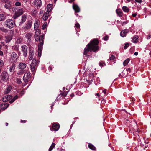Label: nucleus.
<instances>
[{"mask_svg":"<svg viewBox=\"0 0 151 151\" xmlns=\"http://www.w3.org/2000/svg\"><path fill=\"white\" fill-rule=\"evenodd\" d=\"M103 93L105 94H106V89H104V90H103Z\"/></svg>","mask_w":151,"mask_h":151,"instance_id":"obj_56","label":"nucleus"},{"mask_svg":"<svg viewBox=\"0 0 151 151\" xmlns=\"http://www.w3.org/2000/svg\"><path fill=\"white\" fill-rule=\"evenodd\" d=\"M95 95L96 96H97L98 97H99L100 96V95H99V93H97Z\"/></svg>","mask_w":151,"mask_h":151,"instance_id":"obj_61","label":"nucleus"},{"mask_svg":"<svg viewBox=\"0 0 151 151\" xmlns=\"http://www.w3.org/2000/svg\"><path fill=\"white\" fill-rule=\"evenodd\" d=\"M23 13V10L22 9H19L15 12L13 17L14 19H15L20 16L22 15Z\"/></svg>","mask_w":151,"mask_h":151,"instance_id":"obj_8","label":"nucleus"},{"mask_svg":"<svg viewBox=\"0 0 151 151\" xmlns=\"http://www.w3.org/2000/svg\"><path fill=\"white\" fill-rule=\"evenodd\" d=\"M32 25V22L31 20H29L22 27L24 31H27L31 28Z\"/></svg>","mask_w":151,"mask_h":151,"instance_id":"obj_6","label":"nucleus"},{"mask_svg":"<svg viewBox=\"0 0 151 151\" xmlns=\"http://www.w3.org/2000/svg\"><path fill=\"white\" fill-rule=\"evenodd\" d=\"M27 66L26 64L23 63H20L18 65L19 68L22 70V69L25 68Z\"/></svg>","mask_w":151,"mask_h":151,"instance_id":"obj_18","label":"nucleus"},{"mask_svg":"<svg viewBox=\"0 0 151 151\" xmlns=\"http://www.w3.org/2000/svg\"><path fill=\"white\" fill-rule=\"evenodd\" d=\"M75 27L76 28L78 29L80 28V25L78 23H77L75 24Z\"/></svg>","mask_w":151,"mask_h":151,"instance_id":"obj_46","label":"nucleus"},{"mask_svg":"<svg viewBox=\"0 0 151 151\" xmlns=\"http://www.w3.org/2000/svg\"><path fill=\"white\" fill-rule=\"evenodd\" d=\"M5 42L6 43L9 42L12 40V38L11 35H8L5 37Z\"/></svg>","mask_w":151,"mask_h":151,"instance_id":"obj_23","label":"nucleus"},{"mask_svg":"<svg viewBox=\"0 0 151 151\" xmlns=\"http://www.w3.org/2000/svg\"><path fill=\"white\" fill-rule=\"evenodd\" d=\"M24 72L23 70H20L17 72V74L19 75H21L23 74Z\"/></svg>","mask_w":151,"mask_h":151,"instance_id":"obj_39","label":"nucleus"},{"mask_svg":"<svg viewBox=\"0 0 151 151\" xmlns=\"http://www.w3.org/2000/svg\"><path fill=\"white\" fill-rule=\"evenodd\" d=\"M129 45V44L128 43H126L125 44L124 47V49H127Z\"/></svg>","mask_w":151,"mask_h":151,"instance_id":"obj_45","label":"nucleus"},{"mask_svg":"<svg viewBox=\"0 0 151 151\" xmlns=\"http://www.w3.org/2000/svg\"><path fill=\"white\" fill-rule=\"evenodd\" d=\"M99 65L100 66H101V67H102L104 66H105L106 65V64H105V63L103 62V61H101L99 63Z\"/></svg>","mask_w":151,"mask_h":151,"instance_id":"obj_36","label":"nucleus"},{"mask_svg":"<svg viewBox=\"0 0 151 151\" xmlns=\"http://www.w3.org/2000/svg\"><path fill=\"white\" fill-rule=\"evenodd\" d=\"M0 77L3 81H6L9 78V76L8 73L6 71L3 72L1 75Z\"/></svg>","mask_w":151,"mask_h":151,"instance_id":"obj_7","label":"nucleus"},{"mask_svg":"<svg viewBox=\"0 0 151 151\" xmlns=\"http://www.w3.org/2000/svg\"><path fill=\"white\" fill-rule=\"evenodd\" d=\"M68 93L67 91L64 92L62 93V95L64 96H66Z\"/></svg>","mask_w":151,"mask_h":151,"instance_id":"obj_47","label":"nucleus"},{"mask_svg":"<svg viewBox=\"0 0 151 151\" xmlns=\"http://www.w3.org/2000/svg\"><path fill=\"white\" fill-rule=\"evenodd\" d=\"M40 42V44L38 45V49L39 50H42V45L43 44V42L44 40H39Z\"/></svg>","mask_w":151,"mask_h":151,"instance_id":"obj_20","label":"nucleus"},{"mask_svg":"<svg viewBox=\"0 0 151 151\" xmlns=\"http://www.w3.org/2000/svg\"><path fill=\"white\" fill-rule=\"evenodd\" d=\"M27 19V16L24 14L21 17V22L22 23L24 22Z\"/></svg>","mask_w":151,"mask_h":151,"instance_id":"obj_30","label":"nucleus"},{"mask_svg":"<svg viewBox=\"0 0 151 151\" xmlns=\"http://www.w3.org/2000/svg\"><path fill=\"white\" fill-rule=\"evenodd\" d=\"M42 50H39L38 49V56H40L41 55V53H42Z\"/></svg>","mask_w":151,"mask_h":151,"instance_id":"obj_44","label":"nucleus"},{"mask_svg":"<svg viewBox=\"0 0 151 151\" xmlns=\"http://www.w3.org/2000/svg\"><path fill=\"white\" fill-rule=\"evenodd\" d=\"M1 2L5 4L4 6L6 9L9 10L12 9V6L11 4V1L8 0H1Z\"/></svg>","mask_w":151,"mask_h":151,"instance_id":"obj_5","label":"nucleus"},{"mask_svg":"<svg viewBox=\"0 0 151 151\" xmlns=\"http://www.w3.org/2000/svg\"><path fill=\"white\" fill-rule=\"evenodd\" d=\"M18 97L17 95H16L14 97V99L15 100L18 99Z\"/></svg>","mask_w":151,"mask_h":151,"instance_id":"obj_57","label":"nucleus"},{"mask_svg":"<svg viewBox=\"0 0 151 151\" xmlns=\"http://www.w3.org/2000/svg\"><path fill=\"white\" fill-rule=\"evenodd\" d=\"M30 68L31 72L32 74H34L35 73L36 70L37 68V60L35 58H34L31 63L30 65Z\"/></svg>","mask_w":151,"mask_h":151,"instance_id":"obj_2","label":"nucleus"},{"mask_svg":"<svg viewBox=\"0 0 151 151\" xmlns=\"http://www.w3.org/2000/svg\"><path fill=\"white\" fill-rule=\"evenodd\" d=\"M16 82L18 84H21L22 83L21 79L17 78L16 80Z\"/></svg>","mask_w":151,"mask_h":151,"instance_id":"obj_41","label":"nucleus"},{"mask_svg":"<svg viewBox=\"0 0 151 151\" xmlns=\"http://www.w3.org/2000/svg\"><path fill=\"white\" fill-rule=\"evenodd\" d=\"M31 77L30 73L29 71H27L24 75L23 79L25 82H27L29 80Z\"/></svg>","mask_w":151,"mask_h":151,"instance_id":"obj_9","label":"nucleus"},{"mask_svg":"<svg viewBox=\"0 0 151 151\" xmlns=\"http://www.w3.org/2000/svg\"><path fill=\"white\" fill-rule=\"evenodd\" d=\"M116 12L118 15L120 17H121L123 15V12L121 9H117L116 10Z\"/></svg>","mask_w":151,"mask_h":151,"instance_id":"obj_19","label":"nucleus"},{"mask_svg":"<svg viewBox=\"0 0 151 151\" xmlns=\"http://www.w3.org/2000/svg\"><path fill=\"white\" fill-rule=\"evenodd\" d=\"M35 32V40L37 41H38L39 40H42L44 39V35H42L39 36L38 35L41 33V30L40 29H37Z\"/></svg>","mask_w":151,"mask_h":151,"instance_id":"obj_3","label":"nucleus"},{"mask_svg":"<svg viewBox=\"0 0 151 151\" xmlns=\"http://www.w3.org/2000/svg\"><path fill=\"white\" fill-rule=\"evenodd\" d=\"M115 58V56L114 55H111V56L109 58V59L110 60H113Z\"/></svg>","mask_w":151,"mask_h":151,"instance_id":"obj_48","label":"nucleus"},{"mask_svg":"<svg viewBox=\"0 0 151 151\" xmlns=\"http://www.w3.org/2000/svg\"><path fill=\"white\" fill-rule=\"evenodd\" d=\"M60 127L59 124L58 123H54L52 126V128H50V130L52 131L54 130L55 131H58Z\"/></svg>","mask_w":151,"mask_h":151,"instance_id":"obj_11","label":"nucleus"},{"mask_svg":"<svg viewBox=\"0 0 151 151\" xmlns=\"http://www.w3.org/2000/svg\"><path fill=\"white\" fill-rule=\"evenodd\" d=\"M9 105L7 103L2 104L1 105V108L2 110H5L9 106Z\"/></svg>","mask_w":151,"mask_h":151,"instance_id":"obj_21","label":"nucleus"},{"mask_svg":"<svg viewBox=\"0 0 151 151\" xmlns=\"http://www.w3.org/2000/svg\"><path fill=\"white\" fill-rule=\"evenodd\" d=\"M74 96V94H73V93H72V94H71L70 95V96H71V97H73V96Z\"/></svg>","mask_w":151,"mask_h":151,"instance_id":"obj_62","label":"nucleus"},{"mask_svg":"<svg viewBox=\"0 0 151 151\" xmlns=\"http://www.w3.org/2000/svg\"><path fill=\"white\" fill-rule=\"evenodd\" d=\"M88 147L91 149L93 150H96V148L95 146L93 145L91 143H89L88 145Z\"/></svg>","mask_w":151,"mask_h":151,"instance_id":"obj_28","label":"nucleus"},{"mask_svg":"<svg viewBox=\"0 0 151 151\" xmlns=\"http://www.w3.org/2000/svg\"><path fill=\"white\" fill-rule=\"evenodd\" d=\"M5 124L6 126H7L8 125V123L6 122L5 123Z\"/></svg>","mask_w":151,"mask_h":151,"instance_id":"obj_63","label":"nucleus"},{"mask_svg":"<svg viewBox=\"0 0 151 151\" xmlns=\"http://www.w3.org/2000/svg\"><path fill=\"white\" fill-rule=\"evenodd\" d=\"M129 30L127 29L123 30L122 31L120 32L121 36L123 37L126 36L127 34L129 32Z\"/></svg>","mask_w":151,"mask_h":151,"instance_id":"obj_17","label":"nucleus"},{"mask_svg":"<svg viewBox=\"0 0 151 151\" xmlns=\"http://www.w3.org/2000/svg\"><path fill=\"white\" fill-rule=\"evenodd\" d=\"M49 13L48 12H46L44 14L42 17V19L43 20L46 21L48 18V17L49 15Z\"/></svg>","mask_w":151,"mask_h":151,"instance_id":"obj_22","label":"nucleus"},{"mask_svg":"<svg viewBox=\"0 0 151 151\" xmlns=\"http://www.w3.org/2000/svg\"><path fill=\"white\" fill-rule=\"evenodd\" d=\"M40 21L38 20H36L35 21V23L34 24V29L36 30L37 29L39 26L40 24Z\"/></svg>","mask_w":151,"mask_h":151,"instance_id":"obj_15","label":"nucleus"},{"mask_svg":"<svg viewBox=\"0 0 151 151\" xmlns=\"http://www.w3.org/2000/svg\"><path fill=\"white\" fill-rule=\"evenodd\" d=\"M33 4L36 6L40 7L42 5L41 1V0H35Z\"/></svg>","mask_w":151,"mask_h":151,"instance_id":"obj_14","label":"nucleus"},{"mask_svg":"<svg viewBox=\"0 0 151 151\" xmlns=\"http://www.w3.org/2000/svg\"><path fill=\"white\" fill-rule=\"evenodd\" d=\"M32 35V34L31 33H28L25 35V37L30 41Z\"/></svg>","mask_w":151,"mask_h":151,"instance_id":"obj_27","label":"nucleus"},{"mask_svg":"<svg viewBox=\"0 0 151 151\" xmlns=\"http://www.w3.org/2000/svg\"><path fill=\"white\" fill-rule=\"evenodd\" d=\"M99 43V41L97 39H94L91 41L84 48L83 55L88 56L89 52L93 51L96 52L97 51L99 50V47L98 45Z\"/></svg>","mask_w":151,"mask_h":151,"instance_id":"obj_1","label":"nucleus"},{"mask_svg":"<svg viewBox=\"0 0 151 151\" xmlns=\"http://www.w3.org/2000/svg\"><path fill=\"white\" fill-rule=\"evenodd\" d=\"M4 65V62L2 60L0 59V67H2Z\"/></svg>","mask_w":151,"mask_h":151,"instance_id":"obj_42","label":"nucleus"},{"mask_svg":"<svg viewBox=\"0 0 151 151\" xmlns=\"http://www.w3.org/2000/svg\"><path fill=\"white\" fill-rule=\"evenodd\" d=\"M138 36H134L133 37L132 41L133 43H136L138 41Z\"/></svg>","mask_w":151,"mask_h":151,"instance_id":"obj_25","label":"nucleus"},{"mask_svg":"<svg viewBox=\"0 0 151 151\" xmlns=\"http://www.w3.org/2000/svg\"><path fill=\"white\" fill-rule=\"evenodd\" d=\"M108 36L107 35H106L103 37V39L105 41H106L108 40Z\"/></svg>","mask_w":151,"mask_h":151,"instance_id":"obj_49","label":"nucleus"},{"mask_svg":"<svg viewBox=\"0 0 151 151\" xmlns=\"http://www.w3.org/2000/svg\"><path fill=\"white\" fill-rule=\"evenodd\" d=\"M49 69L50 70H52V66H49Z\"/></svg>","mask_w":151,"mask_h":151,"instance_id":"obj_58","label":"nucleus"},{"mask_svg":"<svg viewBox=\"0 0 151 151\" xmlns=\"http://www.w3.org/2000/svg\"><path fill=\"white\" fill-rule=\"evenodd\" d=\"M122 10L126 12H128L129 11V9L127 7L123 6L122 7Z\"/></svg>","mask_w":151,"mask_h":151,"instance_id":"obj_32","label":"nucleus"},{"mask_svg":"<svg viewBox=\"0 0 151 151\" xmlns=\"http://www.w3.org/2000/svg\"><path fill=\"white\" fill-rule=\"evenodd\" d=\"M3 55V52L2 51L0 50V55L2 56Z\"/></svg>","mask_w":151,"mask_h":151,"instance_id":"obj_59","label":"nucleus"},{"mask_svg":"<svg viewBox=\"0 0 151 151\" xmlns=\"http://www.w3.org/2000/svg\"><path fill=\"white\" fill-rule=\"evenodd\" d=\"M47 23H45L44 24L42 27V29L44 30L46 28L47 26Z\"/></svg>","mask_w":151,"mask_h":151,"instance_id":"obj_40","label":"nucleus"},{"mask_svg":"<svg viewBox=\"0 0 151 151\" xmlns=\"http://www.w3.org/2000/svg\"><path fill=\"white\" fill-rule=\"evenodd\" d=\"M132 15L133 17H135L137 16V14L136 13H133L132 14Z\"/></svg>","mask_w":151,"mask_h":151,"instance_id":"obj_54","label":"nucleus"},{"mask_svg":"<svg viewBox=\"0 0 151 151\" xmlns=\"http://www.w3.org/2000/svg\"><path fill=\"white\" fill-rule=\"evenodd\" d=\"M21 4L20 2L17 1L15 3V5L17 6H20L21 5Z\"/></svg>","mask_w":151,"mask_h":151,"instance_id":"obj_43","label":"nucleus"},{"mask_svg":"<svg viewBox=\"0 0 151 151\" xmlns=\"http://www.w3.org/2000/svg\"><path fill=\"white\" fill-rule=\"evenodd\" d=\"M73 8L75 11V14L77 16L78 14H76V13L79 12H80V8L76 4H73Z\"/></svg>","mask_w":151,"mask_h":151,"instance_id":"obj_13","label":"nucleus"},{"mask_svg":"<svg viewBox=\"0 0 151 151\" xmlns=\"http://www.w3.org/2000/svg\"><path fill=\"white\" fill-rule=\"evenodd\" d=\"M12 89V87L10 86H9L6 88V90L4 91V93L5 94H7L9 93Z\"/></svg>","mask_w":151,"mask_h":151,"instance_id":"obj_29","label":"nucleus"},{"mask_svg":"<svg viewBox=\"0 0 151 151\" xmlns=\"http://www.w3.org/2000/svg\"><path fill=\"white\" fill-rule=\"evenodd\" d=\"M0 30L4 32H8V30L4 27L0 28Z\"/></svg>","mask_w":151,"mask_h":151,"instance_id":"obj_38","label":"nucleus"},{"mask_svg":"<svg viewBox=\"0 0 151 151\" xmlns=\"http://www.w3.org/2000/svg\"><path fill=\"white\" fill-rule=\"evenodd\" d=\"M126 70L127 72H129V73H130L131 72V70L129 68L127 69Z\"/></svg>","mask_w":151,"mask_h":151,"instance_id":"obj_52","label":"nucleus"},{"mask_svg":"<svg viewBox=\"0 0 151 151\" xmlns=\"http://www.w3.org/2000/svg\"><path fill=\"white\" fill-rule=\"evenodd\" d=\"M15 100V99H14V98H13V99L10 101L9 102L10 103H12Z\"/></svg>","mask_w":151,"mask_h":151,"instance_id":"obj_50","label":"nucleus"},{"mask_svg":"<svg viewBox=\"0 0 151 151\" xmlns=\"http://www.w3.org/2000/svg\"><path fill=\"white\" fill-rule=\"evenodd\" d=\"M26 120H21V122L22 123H25L26 122Z\"/></svg>","mask_w":151,"mask_h":151,"instance_id":"obj_55","label":"nucleus"},{"mask_svg":"<svg viewBox=\"0 0 151 151\" xmlns=\"http://www.w3.org/2000/svg\"><path fill=\"white\" fill-rule=\"evenodd\" d=\"M27 47L25 45H23L21 47V51L23 53V55L25 57H26L27 55Z\"/></svg>","mask_w":151,"mask_h":151,"instance_id":"obj_10","label":"nucleus"},{"mask_svg":"<svg viewBox=\"0 0 151 151\" xmlns=\"http://www.w3.org/2000/svg\"><path fill=\"white\" fill-rule=\"evenodd\" d=\"M130 60L129 58H127L124 61L123 63V64L124 66L127 65L129 62Z\"/></svg>","mask_w":151,"mask_h":151,"instance_id":"obj_33","label":"nucleus"},{"mask_svg":"<svg viewBox=\"0 0 151 151\" xmlns=\"http://www.w3.org/2000/svg\"><path fill=\"white\" fill-rule=\"evenodd\" d=\"M12 57H13L14 59L15 60H17L18 58V56L17 54L15 52H13L12 53Z\"/></svg>","mask_w":151,"mask_h":151,"instance_id":"obj_35","label":"nucleus"},{"mask_svg":"<svg viewBox=\"0 0 151 151\" xmlns=\"http://www.w3.org/2000/svg\"><path fill=\"white\" fill-rule=\"evenodd\" d=\"M6 18V16L4 14H0V21L4 20Z\"/></svg>","mask_w":151,"mask_h":151,"instance_id":"obj_31","label":"nucleus"},{"mask_svg":"<svg viewBox=\"0 0 151 151\" xmlns=\"http://www.w3.org/2000/svg\"><path fill=\"white\" fill-rule=\"evenodd\" d=\"M13 48L16 51H18L19 50V46L15 45L13 47Z\"/></svg>","mask_w":151,"mask_h":151,"instance_id":"obj_37","label":"nucleus"},{"mask_svg":"<svg viewBox=\"0 0 151 151\" xmlns=\"http://www.w3.org/2000/svg\"><path fill=\"white\" fill-rule=\"evenodd\" d=\"M55 145V143H52L48 151H51Z\"/></svg>","mask_w":151,"mask_h":151,"instance_id":"obj_34","label":"nucleus"},{"mask_svg":"<svg viewBox=\"0 0 151 151\" xmlns=\"http://www.w3.org/2000/svg\"><path fill=\"white\" fill-rule=\"evenodd\" d=\"M135 0L136 2H138L139 3H141L142 1L141 0Z\"/></svg>","mask_w":151,"mask_h":151,"instance_id":"obj_53","label":"nucleus"},{"mask_svg":"<svg viewBox=\"0 0 151 151\" xmlns=\"http://www.w3.org/2000/svg\"><path fill=\"white\" fill-rule=\"evenodd\" d=\"M127 23V22H121V24L123 26L125 25Z\"/></svg>","mask_w":151,"mask_h":151,"instance_id":"obj_51","label":"nucleus"},{"mask_svg":"<svg viewBox=\"0 0 151 151\" xmlns=\"http://www.w3.org/2000/svg\"><path fill=\"white\" fill-rule=\"evenodd\" d=\"M11 98L12 96L10 95H6L3 98L2 101L4 102H6L9 100Z\"/></svg>","mask_w":151,"mask_h":151,"instance_id":"obj_16","label":"nucleus"},{"mask_svg":"<svg viewBox=\"0 0 151 151\" xmlns=\"http://www.w3.org/2000/svg\"><path fill=\"white\" fill-rule=\"evenodd\" d=\"M60 151H65V150H64L63 149H62L60 150Z\"/></svg>","mask_w":151,"mask_h":151,"instance_id":"obj_64","label":"nucleus"},{"mask_svg":"<svg viewBox=\"0 0 151 151\" xmlns=\"http://www.w3.org/2000/svg\"><path fill=\"white\" fill-rule=\"evenodd\" d=\"M134 55L136 56H137L138 55V53L137 52H134Z\"/></svg>","mask_w":151,"mask_h":151,"instance_id":"obj_60","label":"nucleus"},{"mask_svg":"<svg viewBox=\"0 0 151 151\" xmlns=\"http://www.w3.org/2000/svg\"><path fill=\"white\" fill-rule=\"evenodd\" d=\"M15 64L12 63L9 68V71L10 72H13L15 68Z\"/></svg>","mask_w":151,"mask_h":151,"instance_id":"obj_26","label":"nucleus"},{"mask_svg":"<svg viewBox=\"0 0 151 151\" xmlns=\"http://www.w3.org/2000/svg\"><path fill=\"white\" fill-rule=\"evenodd\" d=\"M52 4H48L47 6L46 12H48V13H49V12L52 9Z\"/></svg>","mask_w":151,"mask_h":151,"instance_id":"obj_24","label":"nucleus"},{"mask_svg":"<svg viewBox=\"0 0 151 151\" xmlns=\"http://www.w3.org/2000/svg\"><path fill=\"white\" fill-rule=\"evenodd\" d=\"M34 55V50L33 49L30 48L28 56V59L30 60H32L33 58Z\"/></svg>","mask_w":151,"mask_h":151,"instance_id":"obj_12","label":"nucleus"},{"mask_svg":"<svg viewBox=\"0 0 151 151\" xmlns=\"http://www.w3.org/2000/svg\"><path fill=\"white\" fill-rule=\"evenodd\" d=\"M6 26L9 29L14 27L15 25V22L12 19L7 20L5 22Z\"/></svg>","mask_w":151,"mask_h":151,"instance_id":"obj_4","label":"nucleus"}]
</instances>
